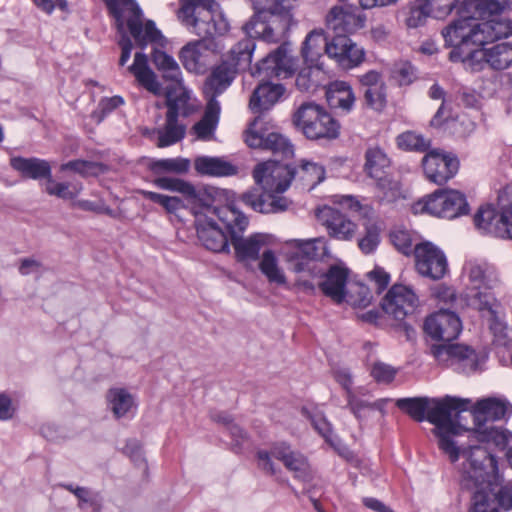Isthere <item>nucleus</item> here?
<instances>
[{
  "label": "nucleus",
  "instance_id": "obj_1",
  "mask_svg": "<svg viewBox=\"0 0 512 512\" xmlns=\"http://www.w3.org/2000/svg\"><path fill=\"white\" fill-rule=\"evenodd\" d=\"M503 6L495 0H465L460 17L442 29L449 59L462 62L473 71L485 65L503 70L512 65V45L500 43L489 49L484 45L512 35V21L499 17Z\"/></svg>",
  "mask_w": 512,
  "mask_h": 512
},
{
  "label": "nucleus",
  "instance_id": "obj_2",
  "mask_svg": "<svg viewBox=\"0 0 512 512\" xmlns=\"http://www.w3.org/2000/svg\"><path fill=\"white\" fill-rule=\"evenodd\" d=\"M463 462L460 467L461 485L474 490L472 506L469 512H498L497 506L507 511L512 508V486H501L492 489L490 485L497 472V461L483 447H472L463 451Z\"/></svg>",
  "mask_w": 512,
  "mask_h": 512
},
{
  "label": "nucleus",
  "instance_id": "obj_3",
  "mask_svg": "<svg viewBox=\"0 0 512 512\" xmlns=\"http://www.w3.org/2000/svg\"><path fill=\"white\" fill-rule=\"evenodd\" d=\"M211 204L212 197L191 212L202 245L213 252H223L228 249V234L231 241L235 234H241L248 225V218L233 206L212 207Z\"/></svg>",
  "mask_w": 512,
  "mask_h": 512
},
{
  "label": "nucleus",
  "instance_id": "obj_4",
  "mask_svg": "<svg viewBox=\"0 0 512 512\" xmlns=\"http://www.w3.org/2000/svg\"><path fill=\"white\" fill-rule=\"evenodd\" d=\"M110 14L114 17L117 30L122 34L119 40L121 47V56L119 64L124 66L129 60L132 50V42L125 34L124 28L127 26L131 36L136 44L142 48L151 44L164 47L165 37L151 20L143 22L142 11L134 0H102Z\"/></svg>",
  "mask_w": 512,
  "mask_h": 512
},
{
  "label": "nucleus",
  "instance_id": "obj_5",
  "mask_svg": "<svg viewBox=\"0 0 512 512\" xmlns=\"http://www.w3.org/2000/svg\"><path fill=\"white\" fill-rule=\"evenodd\" d=\"M471 401L469 399L446 396L441 399L429 398V407L426 420L435 425L433 430L438 438V446L445 453L452 463L463 458V451H469L471 445L467 448L460 447L453 440V436L458 435L461 426L458 423L459 414L468 410Z\"/></svg>",
  "mask_w": 512,
  "mask_h": 512
},
{
  "label": "nucleus",
  "instance_id": "obj_6",
  "mask_svg": "<svg viewBox=\"0 0 512 512\" xmlns=\"http://www.w3.org/2000/svg\"><path fill=\"white\" fill-rule=\"evenodd\" d=\"M177 16L190 33L204 38L223 35L229 30V23L215 0H180Z\"/></svg>",
  "mask_w": 512,
  "mask_h": 512
},
{
  "label": "nucleus",
  "instance_id": "obj_7",
  "mask_svg": "<svg viewBox=\"0 0 512 512\" xmlns=\"http://www.w3.org/2000/svg\"><path fill=\"white\" fill-rule=\"evenodd\" d=\"M292 122L308 139H333L339 134L337 121L315 102L302 103L293 113Z\"/></svg>",
  "mask_w": 512,
  "mask_h": 512
},
{
  "label": "nucleus",
  "instance_id": "obj_8",
  "mask_svg": "<svg viewBox=\"0 0 512 512\" xmlns=\"http://www.w3.org/2000/svg\"><path fill=\"white\" fill-rule=\"evenodd\" d=\"M255 13L243 26L250 38H260L276 43L282 40L294 24L293 14H285L265 8H254Z\"/></svg>",
  "mask_w": 512,
  "mask_h": 512
},
{
  "label": "nucleus",
  "instance_id": "obj_9",
  "mask_svg": "<svg viewBox=\"0 0 512 512\" xmlns=\"http://www.w3.org/2000/svg\"><path fill=\"white\" fill-rule=\"evenodd\" d=\"M413 210L415 213L454 219L468 213V203L465 195L457 190L439 189L417 201Z\"/></svg>",
  "mask_w": 512,
  "mask_h": 512
},
{
  "label": "nucleus",
  "instance_id": "obj_10",
  "mask_svg": "<svg viewBox=\"0 0 512 512\" xmlns=\"http://www.w3.org/2000/svg\"><path fill=\"white\" fill-rule=\"evenodd\" d=\"M501 212L492 206L481 207L474 217L476 227L499 238L512 239V187L499 196Z\"/></svg>",
  "mask_w": 512,
  "mask_h": 512
},
{
  "label": "nucleus",
  "instance_id": "obj_11",
  "mask_svg": "<svg viewBox=\"0 0 512 512\" xmlns=\"http://www.w3.org/2000/svg\"><path fill=\"white\" fill-rule=\"evenodd\" d=\"M272 458L280 460L285 467L294 473L296 478L303 481L311 479L310 467L307 459L301 453L291 449L286 443H278L272 446L270 451L259 450L257 452V465L265 473L274 475L278 468Z\"/></svg>",
  "mask_w": 512,
  "mask_h": 512
},
{
  "label": "nucleus",
  "instance_id": "obj_12",
  "mask_svg": "<svg viewBox=\"0 0 512 512\" xmlns=\"http://www.w3.org/2000/svg\"><path fill=\"white\" fill-rule=\"evenodd\" d=\"M292 249L288 261L292 271L295 273L307 272L312 277L321 275L315 261L324 258L328 253L326 241L322 237L300 240L293 239L287 242Z\"/></svg>",
  "mask_w": 512,
  "mask_h": 512
},
{
  "label": "nucleus",
  "instance_id": "obj_13",
  "mask_svg": "<svg viewBox=\"0 0 512 512\" xmlns=\"http://www.w3.org/2000/svg\"><path fill=\"white\" fill-rule=\"evenodd\" d=\"M431 351L439 363L464 373L478 370L485 361L484 356L480 357L470 347L459 344H437L432 346Z\"/></svg>",
  "mask_w": 512,
  "mask_h": 512
},
{
  "label": "nucleus",
  "instance_id": "obj_14",
  "mask_svg": "<svg viewBox=\"0 0 512 512\" xmlns=\"http://www.w3.org/2000/svg\"><path fill=\"white\" fill-rule=\"evenodd\" d=\"M415 268L417 272L431 280H440L448 273V261L444 252L429 241L414 246Z\"/></svg>",
  "mask_w": 512,
  "mask_h": 512
},
{
  "label": "nucleus",
  "instance_id": "obj_15",
  "mask_svg": "<svg viewBox=\"0 0 512 512\" xmlns=\"http://www.w3.org/2000/svg\"><path fill=\"white\" fill-rule=\"evenodd\" d=\"M255 182L272 193L285 192L294 179L293 168L289 165L268 160L257 164L253 170Z\"/></svg>",
  "mask_w": 512,
  "mask_h": 512
},
{
  "label": "nucleus",
  "instance_id": "obj_16",
  "mask_svg": "<svg viewBox=\"0 0 512 512\" xmlns=\"http://www.w3.org/2000/svg\"><path fill=\"white\" fill-rule=\"evenodd\" d=\"M418 305L414 291L404 285L392 286L381 301L382 310L397 321L412 314Z\"/></svg>",
  "mask_w": 512,
  "mask_h": 512
},
{
  "label": "nucleus",
  "instance_id": "obj_17",
  "mask_svg": "<svg viewBox=\"0 0 512 512\" xmlns=\"http://www.w3.org/2000/svg\"><path fill=\"white\" fill-rule=\"evenodd\" d=\"M426 177L433 183L442 185L453 178L459 169L458 159L440 150L429 151L422 159Z\"/></svg>",
  "mask_w": 512,
  "mask_h": 512
},
{
  "label": "nucleus",
  "instance_id": "obj_18",
  "mask_svg": "<svg viewBox=\"0 0 512 512\" xmlns=\"http://www.w3.org/2000/svg\"><path fill=\"white\" fill-rule=\"evenodd\" d=\"M317 221L323 225L332 238L342 241H350L357 231V224L330 206H322L315 209Z\"/></svg>",
  "mask_w": 512,
  "mask_h": 512
},
{
  "label": "nucleus",
  "instance_id": "obj_19",
  "mask_svg": "<svg viewBox=\"0 0 512 512\" xmlns=\"http://www.w3.org/2000/svg\"><path fill=\"white\" fill-rule=\"evenodd\" d=\"M365 22V15L349 6H333L325 16V26L335 36L353 34L363 28Z\"/></svg>",
  "mask_w": 512,
  "mask_h": 512
},
{
  "label": "nucleus",
  "instance_id": "obj_20",
  "mask_svg": "<svg viewBox=\"0 0 512 512\" xmlns=\"http://www.w3.org/2000/svg\"><path fill=\"white\" fill-rule=\"evenodd\" d=\"M424 330L435 340L450 342L459 336L462 324L456 313L440 310L427 317Z\"/></svg>",
  "mask_w": 512,
  "mask_h": 512
},
{
  "label": "nucleus",
  "instance_id": "obj_21",
  "mask_svg": "<svg viewBox=\"0 0 512 512\" xmlns=\"http://www.w3.org/2000/svg\"><path fill=\"white\" fill-rule=\"evenodd\" d=\"M327 55L345 70L359 66L365 58L364 49L345 35L332 38L327 46Z\"/></svg>",
  "mask_w": 512,
  "mask_h": 512
},
{
  "label": "nucleus",
  "instance_id": "obj_22",
  "mask_svg": "<svg viewBox=\"0 0 512 512\" xmlns=\"http://www.w3.org/2000/svg\"><path fill=\"white\" fill-rule=\"evenodd\" d=\"M463 275L467 279V288L493 289L500 283L497 270L486 262L469 260L464 264Z\"/></svg>",
  "mask_w": 512,
  "mask_h": 512
},
{
  "label": "nucleus",
  "instance_id": "obj_23",
  "mask_svg": "<svg viewBox=\"0 0 512 512\" xmlns=\"http://www.w3.org/2000/svg\"><path fill=\"white\" fill-rule=\"evenodd\" d=\"M200 40L188 42L183 46L179 53V58L186 70L196 74H202L206 71L210 61L211 51L205 42V38L199 36ZM213 36L206 37L212 38Z\"/></svg>",
  "mask_w": 512,
  "mask_h": 512
},
{
  "label": "nucleus",
  "instance_id": "obj_24",
  "mask_svg": "<svg viewBox=\"0 0 512 512\" xmlns=\"http://www.w3.org/2000/svg\"><path fill=\"white\" fill-rule=\"evenodd\" d=\"M154 185L160 189L178 192L185 196L191 209L200 204H206V200L216 193L215 190L196 189L191 183L173 177H158L153 181Z\"/></svg>",
  "mask_w": 512,
  "mask_h": 512
},
{
  "label": "nucleus",
  "instance_id": "obj_25",
  "mask_svg": "<svg viewBox=\"0 0 512 512\" xmlns=\"http://www.w3.org/2000/svg\"><path fill=\"white\" fill-rule=\"evenodd\" d=\"M268 236L261 233L242 238L235 234L232 245L239 261L249 263L260 260V252L266 250Z\"/></svg>",
  "mask_w": 512,
  "mask_h": 512
},
{
  "label": "nucleus",
  "instance_id": "obj_26",
  "mask_svg": "<svg viewBox=\"0 0 512 512\" xmlns=\"http://www.w3.org/2000/svg\"><path fill=\"white\" fill-rule=\"evenodd\" d=\"M296 68V59L288 52L285 46H280L262 60L259 69L267 73L270 72V74L277 77L287 78L295 72Z\"/></svg>",
  "mask_w": 512,
  "mask_h": 512
},
{
  "label": "nucleus",
  "instance_id": "obj_27",
  "mask_svg": "<svg viewBox=\"0 0 512 512\" xmlns=\"http://www.w3.org/2000/svg\"><path fill=\"white\" fill-rule=\"evenodd\" d=\"M348 271L340 266H332L319 284L323 294L331 298L337 304L344 302L346 297V282Z\"/></svg>",
  "mask_w": 512,
  "mask_h": 512
},
{
  "label": "nucleus",
  "instance_id": "obj_28",
  "mask_svg": "<svg viewBox=\"0 0 512 512\" xmlns=\"http://www.w3.org/2000/svg\"><path fill=\"white\" fill-rule=\"evenodd\" d=\"M282 84L263 83L251 95L249 106L253 112H263L273 107L284 95Z\"/></svg>",
  "mask_w": 512,
  "mask_h": 512
},
{
  "label": "nucleus",
  "instance_id": "obj_29",
  "mask_svg": "<svg viewBox=\"0 0 512 512\" xmlns=\"http://www.w3.org/2000/svg\"><path fill=\"white\" fill-rule=\"evenodd\" d=\"M474 418L479 420H500L512 413V405L505 399L489 397L478 400L471 410Z\"/></svg>",
  "mask_w": 512,
  "mask_h": 512
},
{
  "label": "nucleus",
  "instance_id": "obj_30",
  "mask_svg": "<svg viewBox=\"0 0 512 512\" xmlns=\"http://www.w3.org/2000/svg\"><path fill=\"white\" fill-rule=\"evenodd\" d=\"M234 75L235 71L226 62L214 68L203 87L207 101L216 100V97L231 85Z\"/></svg>",
  "mask_w": 512,
  "mask_h": 512
},
{
  "label": "nucleus",
  "instance_id": "obj_31",
  "mask_svg": "<svg viewBox=\"0 0 512 512\" xmlns=\"http://www.w3.org/2000/svg\"><path fill=\"white\" fill-rule=\"evenodd\" d=\"M220 103L215 100H208L202 118L194 124L191 132L197 139L209 141L213 139L220 117Z\"/></svg>",
  "mask_w": 512,
  "mask_h": 512
},
{
  "label": "nucleus",
  "instance_id": "obj_32",
  "mask_svg": "<svg viewBox=\"0 0 512 512\" xmlns=\"http://www.w3.org/2000/svg\"><path fill=\"white\" fill-rule=\"evenodd\" d=\"M129 71L146 90L155 95L161 93V84L158 82L156 74L149 67L148 58L144 53L137 52L135 54L133 64L129 67Z\"/></svg>",
  "mask_w": 512,
  "mask_h": 512
},
{
  "label": "nucleus",
  "instance_id": "obj_33",
  "mask_svg": "<svg viewBox=\"0 0 512 512\" xmlns=\"http://www.w3.org/2000/svg\"><path fill=\"white\" fill-rule=\"evenodd\" d=\"M355 99L352 87L345 81H334L326 88V100L333 109L349 112Z\"/></svg>",
  "mask_w": 512,
  "mask_h": 512
},
{
  "label": "nucleus",
  "instance_id": "obj_34",
  "mask_svg": "<svg viewBox=\"0 0 512 512\" xmlns=\"http://www.w3.org/2000/svg\"><path fill=\"white\" fill-rule=\"evenodd\" d=\"M10 165L22 176L35 180L44 178L47 181L51 175L50 164L39 158L12 157Z\"/></svg>",
  "mask_w": 512,
  "mask_h": 512
},
{
  "label": "nucleus",
  "instance_id": "obj_35",
  "mask_svg": "<svg viewBox=\"0 0 512 512\" xmlns=\"http://www.w3.org/2000/svg\"><path fill=\"white\" fill-rule=\"evenodd\" d=\"M391 161L387 154L378 146L369 147L365 152L363 170L366 175L377 180L387 174Z\"/></svg>",
  "mask_w": 512,
  "mask_h": 512
},
{
  "label": "nucleus",
  "instance_id": "obj_36",
  "mask_svg": "<svg viewBox=\"0 0 512 512\" xmlns=\"http://www.w3.org/2000/svg\"><path fill=\"white\" fill-rule=\"evenodd\" d=\"M327 41L322 29L311 31L305 38L301 49L302 56L307 64H319L323 53L327 54Z\"/></svg>",
  "mask_w": 512,
  "mask_h": 512
},
{
  "label": "nucleus",
  "instance_id": "obj_37",
  "mask_svg": "<svg viewBox=\"0 0 512 512\" xmlns=\"http://www.w3.org/2000/svg\"><path fill=\"white\" fill-rule=\"evenodd\" d=\"M326 80V72L319 64H308L298 73L295 85L302 92L313 93L324 85Z\"/></svg>",
  "mask_w": 512,
  "mask_h": 512
},
{
  "label": "nucleus",
  "instance_id": "obj_38",
  "mask_svg": "<svg viewBox=\"0 0 512 512\" xmlns=\"http://www.w3.org/2000/svg\"><path fill=\"white\" fill-rule=\"evenodd\" d=\"M195 170L202 175L229 176L236 173V168L227 161L216 157L201 156L195 159Z\"/></svg>",
  "mask_w": 512,
  "mask_h": 512
},
{
  "label": "nucleus",
  "instance_id": "obj_39",
  "mask_svg": "<svg viewBox=\"0 0 512 512\" xmlns=\"http://www.w3.org/2000/svg\"><path fill=\"white\" fill-rule=\"evenodd\" d=\"M189 100L188 91L183 86L182 81L173 83L166 91L167 113L172 112V116L178 118L179 115L187 116V104Z\"/></svg>",
  "mask_w": 512,
  "mask_h": 512
},
{
  "label": "nucleus",
  "instance_id": "obj_40",
  "mask_svg": "<svg viewBox=\"0 0 512 512\" xmlns=\"http://www.w3.org/2000/svg\"><path fill=\"white\" fill-rule=\"evenodd\" d=\"M186 133V127L178 122V118L166 113V121L163 128L157 131L158 147H167L181 141Z\"/></svg>",
  "mask_w": 512,
  "mask_h": 512
},
{
  "label": "nucleus",
  "instance_id": "obj_41",
  "mask_svg": "<svg viewBox=\"0 0 512 512\" xmlns=\"http://www.w3.org/2000/svg\"><path fill=\"white\" fill-rule=\"evenodd\" d=\"M106 400L116 418L125 416L135 406L134 397L124 388L109 389Z\"/></svg>",
  "mask_w": 512,
  "mask_h": 512
},
{
  "label": "nucleus",
  "instance_id": "obj_42",
  "mask_svg": "<svg viewBox=\"0 0 512 512\" xmlns=\"http://www.w3.org/2000/svg\"><path fill=\"white\" fill-rule=\"evenodd\" d=\"M152 61L156 68L162 72L163 78L173 83L182 81V73L176 60L166 52L154 48Z\"/></svg>",
  "mask_w": 512,
  "mask_h": 512
},
{
  "label": "nucleus",
  "instance_id": "obj_43",
  "mask_svg": "<svg viewBox=\"0 0 512 512\" xmlns=\"http://www.w3.org/2000/svg\"><path fill=\"white\" fill-rule=\"evenodd\" d=\"M259 269L270 283L285 285L287 280L278 259L272 250H264L259 261Z\"/></svg>",
  "mask_w": 512,
  "mask_h": 512
},
{
  "label": "nucleus",
  "instance_id": "obj_44",
  "mask_svg": "<svg viewBox=\"0 0 512 512\" xmlns=\"http://www.w3.org/2000/svg\"><path fill=\"white\" fill-rule=\"evenodd\" d=\"M255 49V43L251 39H244L234 45L230 52V64H228L234 71L245 70L250 66L252 61V54Z\"/></svg>",
  "mask_w": 512,
  "mask_h": 512
},
{
  "label": "nucleus",
  "instance_id": "obj_45",
  "mask_svg": "<svg viewBox=\"0 0 512 512\" xmlns=\"http://www.w3.org/2000/svg\"><path fill=\"white\" fill-rule=\"evenodd\" d=\"M294 178L314 188L325 179V169L322 165L308 160H301L298 168H293Z\"/></svg>",
  "mask_w": 512,
  "mask_h": 512
},
{
  "label": "nucleus",
  "instance_id": "obj_46",
  "mask_svg": "<svg viewBox=\"0 0 512 512\" xmlns=\"http://www.w3.org/2000/svg\"><path fill=\"white\" fill-rule=\"evenodd\" d=\"M44 190L50 196L63 200H73L81 193L83 185L80 182H57L51 174L44 183Z\"/></svg>",
  "mask_w": 512,
  "mask_h": 512
},
{
  "label": "nucleus",
  "instance_id": "obj_47",
  "mask_svg": "<svg viewBox=\"0 0 512 512\" xmlns=\"http://www.w3.org/2000/svg\"><path fill=\"white\" fill-rule=\"evenodd\" d=\"M270 132L263 118L256 117L244 131V141L250 148L262 149Z\"/></svg>",
  "mask_w": 512,
  "mask_h": 512
},
{
  "label": "nucleus",
  "instance_id": "obj_48",
  "mask_svg": "<svg viewBox=\"0 0 512 512\" xmlns=\"http://www.w3.org/2000/svg\"><path fill=\"white\" fill-rule=\"evenodd\" d=\"M437 13V9L428 5L425 1L420 5L413 4L408 7L405 23L409 28H418L425 24L430 15H433L436 18H442L448 15H438Z\"/></svg>",
  "mask_w": 512,
  "mask_h": 512
},
{
  "label": "nucleus",
  "instance_id": "obj_49",
  "mask_svg": "<svg viewBox=\"0 0 512 512\" xmlns=\"http://www.w3.org/2000/svg\"><path fill=\"white\" fill-rule=\"evenodd\" d=\"M399 409L405 411L411 418L418 422L426 420L429 398L428 397H415V398H401L396 401Z\"/></svg>",
  "mask_w": 512,
  "mask_h": 512
},
{
  "label": "nucleus",
  "instance_id": "obj_50",
  "mask_svg": "<svg viewBox=\"0 0 512 512\" xmlns=\"http://www.w3.org/2000/svg\"><path fill=\"white\" fill-rule=\"evenodd\" d=\"M374 181L378 196L383 201L394 202L400 198H404L401 183L390 177L388 174Z\"/></svg>",
  "mask_w": 512,
  "mask_h": 512
},
{
  "label": "nucleus",
  "instance_id": "obj_51",
  "mask_svg": "<svg viewBox=\"0 0 512 512\" xmlns=\"http://www.w3.org/2000/svg\"><path fill=\"white\" fill-rule=\"evenodd\" d=\"M262 149L269 150L273 154L283 158H290L294 155V147L290 140L284 135L274 131L267 134V139Z\"/></svg>",
  "mask_w": 512,
  "mask_h": 512
},
{
  "label": "nucleus",
  "instance_id": "obj_52",
  "mask_svg": "<svg viewBox=\"0 0 512 512\" xmlns=\"http://www.w3.org/2000/svg\"><path fill=\"white\" fill-rule=\"evenodd\" d=\"M346 399L348 408L358 420L365 418L366 412L368 411L375 409L382 410L385 404L384 399H380L373 403L365 401L361 399L355 392H349V394L346 395Z\"/></svg>",
  "mask_w": 512,
  "mask_h": 512
},
{
  "label": "nucleus",
  "instance_id": "obj_53",
  "mask_svg": "<svg viewBox=\"0 0 512 512\" xmlns=\"http://www.w3.org/2000/svg\"><path fill=\"white\" fill-rule=\"evenodd\" d=\"M61 171L72 170L83 177L97 176L106 171V166L99 162L73 160L60 166Z\"/></svg>",
  "mask_w": 512,
  "mask_h": 512
},
{
  "label": "nucleus",
  "instance_id": "obj_54",
  "mask_svg": "<svg viewBox=\"0 0 512 512\" xmlns=\"http://www.w3.org/2000/svg\"><path fill=\"white\" fill-rule=\"evenodd\" d=\"M372 295L363 284H353L346 292L344 301L355 308H365L371 303Z\"/></svg>",
  "mask_w": 512,
  "mask_h": 512
},
{
  "label": "nucleus",
  "instance_id": "obj_55",
  "mask_svg": "<svg viewBox=\"0 0 512 512\" xmlns=\"http://www.w3.org/2000/svg\"><path fill=\"white\" fill-rule=\"evenodd\" d=\"M189 167V160L183 158L161 159L151 164L154 173L173 172L183 174L189 170Z\"/></svg>",
  "mask_w": 512,
  "mask_h": 512
},
{
  "label": "nucleus",
  "instance_id": "obj_56",
  "mask_svg": "<svg viewBox=\"0 0 512 512\" xmlns=\"http://www.w3.org/2000/svg\"><path fill=\"white\" fill-rule=\"evenodd\" d=\"M397 144L405 150L424 152L430 147V141L415 132H405L397 137Z\"/></svg>",
  "mask_w": 512,
  "mask_h": 512
},
{
  "label": "nucleus",
  "instance_id": "obj_57",
  "mask_svg": "<svg viewBox=\"0 0 512 512\" xmlns=\"http://www.w3.org/2000/svg\"><path fill=\"white\" fill-rule=\"evenodd\" d=\"M334 203L351 211L359 212L360 216L369 221L374 218V210L368 205H362L359 200L351 195H340L334 197Z\"/></svg>",
  "mask_w": 512,
  "mask_h": 512
},
{
  "label": "nucleus",
  "instance_id": "obj_58",
  "mask_svg": "<svg viewBox=\"0 0 512 512\" xmlns=\"http://www.w3.org/2000/svg\"><path fill=\"white\" fill-rule=\"evenodd\" d=\"M390 240L394 247L404 255L414 254L411 233L404 228H395L390 232Z\"/></svg>",
  "mask_w": 512,
  "mask_h": 512
},
{
  "label": "nucleus",
  "instance_id": "obj_59",
  "mask_svg": "<svg viewBox=\"0 0 512 512\" xmlns=\"http://www.w3.org/2000/svg\"><path fill=\"white\" fill-rule=\"evenodd\" d=\"M466 299L469 306L479 311H490L494 300L490 293L483 292L481 289L474 290L472 288H467Z\"/></svg>",
  "mask_w": 512,
  "mask_h": 512
},
{
  "label": "nucleus",
  "instance_id": "obj_60",
  "mask_svg": "<svg viewBox=\"0 0 512 512\" xmlns=\"http://www.w3.org/2000/svg\"><path fill=\"white\" fill-rule=\"evenodd\" d=\"M481 441L492 442L496 446L504 447L512 438V433L494 426L487 427L483 431H479Z\"/></svg>",
  "mask_w": 512,
  "mask_h": 512
},
{
  "label": "nucleus",
  "instance_id": "obj_61",
  "mask_svg": "<svg viewBox=\"0 0 512 512\" xmlns=\"http://www.w3.org/2000/svg\"><path fill=\"white\" fill-rule=\"evenodd\" d=\"M302 412L304 415H306L307 418H309L311 420V423H312L313 427L315 428V430L322 437H324L327 442H329L333 445L334 443L332 440L331 424L327 421L325 416L320 412L311 414L307 409H303Z\"/></svg>",
  "mask_w": 512,
  "mask_h": 512
},
{
  "label": "nucleus",
  "instance_id": "obj_62",
  "mask_svg": "<svg viewBox=\"0 0 512 512\" xmlns=\"http://www.w3.org/2000/svg\"><path fill=\"white\" fill-rule=\"evenodd\" d=\"M298 0H251L254 8H265L268 10L293 14L292 11Z\"/></svg>",
  "mask_w": 512,
  "mask_h": 512
},
{
  "label": "nucleus",
  "instance_id": "obj_63",
  "mask_svg": "<svg viewBox=\"0 0 512 512\" xmlns=\"http://www.w3.org/2000/svg\"><path fill=\"white\" fill-rule=\"evenodd\" d=\"M366 234L359 240V248L365 254L372 253L379 244V229L375 223L365 224Z\"/></svg>",
  "mask_w": 512,
  "mask_h": 512
},
{
  "label": "nucleus",
  "instance_id": "obj_64",
  "mask_svg": "<svg viewBox=\"0 0 512 512\" xmlns=\"http://www.w3.org/2000/svg\"><path fill=\"white\" fill-rule=\"evenodd\" d=\"M364 99L369 107L382 110L386 105L385 85L367 88L364 92Z\"/></svg>",
  "mask_w": 512,
  "mask_h": 512
}]
</instances>
